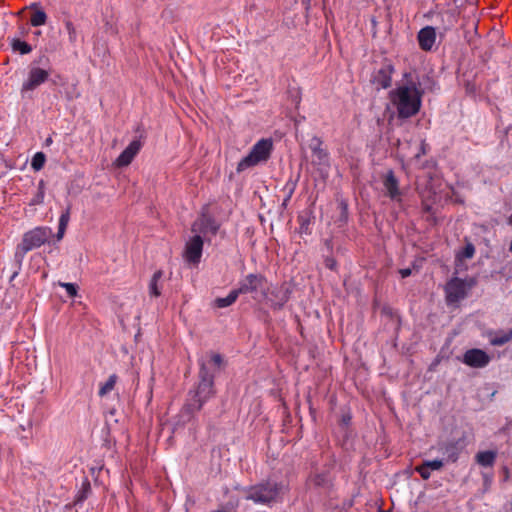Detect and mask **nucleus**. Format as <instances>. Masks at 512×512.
I'll use <instances>...</instances> for the list:
<instances>
[{
    "label": "nucleus",
    "mask_w": 512,
    "mask_h": 512,
    "mask_svg": "<svg viewBox=\"0 0 512 512\" xmlns=\"http://www.w3.org/2000/svg\"><path fill=\"white\" fill-rule=\"evenodd\" d=\"M404 77L406 81L389 93V99L395 107L398 117L402 119L410 118L420 111L424 94L419 82L408 80V74H405Z\"/></svg>",
    "instance_id": "obj_1"
},
{
    "label": "nucleus",
    "mask_w": 512,
    "mask_h": 512,
    "mask_svg": "<svg viewBox=\"0 0 512 512\" xmlns=\"http://www.w3.org/2000/svg\"><path fill=\"white\" fill-rule=\"evenodd\" d=\"M218 226L209 217L202 216L197 219L191 228L194 233L185 244L183 253L184 260L190 265H198L200 263L203 252V236L207 233L216 234Z\"/></svg>",
    "instance_id": "obj_2"
},
{
    "label": "nucleus",
    "mask_w": 512,
    "mask_h": 512,
    "mask_svg": "<svg viewBox=\"0 0 512 512\" xmlns=\"http://www.w3.org/2000/svg\"><path fill=\"white\" fill-rule=\"evenodd\" d=\"M288 490V486L283 481L268 479L264 482L243 488L242 492L247 500L253 501L259 505H271L280 501Z\"/></svg>",
    "instance_id": "obj_3"
},
{
    "label": "nucleus",
    "mask_w": 512,
    "mask_h": 512,
    "mask_svg": "<svg viewBox=\"0 0 512 512\" xmlns=\"http://www.w3.org/2000/svg\"><path fill=\"white\" fill-rule=\"evenodd\" d=\"M273 142L271 139L264 138L254 144L251 151L237 165L236 171L241 173L251 167L265 162L271 155Z\"/></svg>",
    "instance_id": "obj_4"
},
{
    "label": "nucleus",
    "mask_w": 512,
    "mask_h": 512,
    "mask_svg": "<svg viewBox=\"0 0 512 512\" xmlns=\"http://www.w3.org/2000/svg\"><path fill=\"white\" fill-rule=\"evenodd\" d=\"M53 236V230L47 226H38L27 231L22 238L21 243L17 246V254L22 255L27 252L39 248L49 241Z\"/></svg>",
    "instance_id": "obj_5"
},
{
    "label": "nucleus",
    "mask_w": 512,
    "mask_h": 512,
    "mask_svg": "<svg viewBox=\"0 0 512 512\" xmlns=\"http://www.w3.org/2000/svg\"><path fill=\"white\" fill-rule=\"evenodd\" d=\"M213 385V377L205 373L204 368L202 367L201 380L194 396L195 399L193 402L186 404L183 408V411L187 413L199 411L204 403L214 394Z\"/></svg>",
    "instance_id": "obj_6"
},
{
    "label": "nucleus",
    "mask_w": 512,
    "mask_h": 512,
    "mask_svg": "<svg viewBox=\"0 0 512 512\" xmlns=\"http://www.w3.org/2000/svg\"><path fill=\"white\" fill-rule=\"evenodd\" d=\"M269 286L265 277L260 274H249L239 283L237 291L239 294L252 293L253 298L259 302H263V298H267Z\"/></svg>",
    "instance_id": "obj_7"
},
{
    "label": "nucleus",
    "mask_w": 512,
    "mask_h": 512,
    "mask_svg": "<svg viewBox=\"0 0 512 512\" xmlns=\"http://www.w3.org/2000/svg\"><path fill=\"white\" fill-rule=\"evenodd\" d=\"M49 77L50 71L48 69H44L35 64H31L28 67L26 78L24 79L20 88V94L22 98L30 96V93L47 82Z\"/></svg>",
    "instance_id": "obj_8"
},
{
    "label": "nucleus",
    "mask_w": 512,
    "mask_h": 512,
    "mask_svg": "<svg viewBox=\"0 0 512 512\" xmlns=\"http://www.w3.org/2000/svg\"><path fill=\"white\" fill-rule=\"evenodd\" d=\"M470 286L465 280L459 278L451 279L445 287L447 303L455 304L464 299Z\"/></svg>",
    "instance_id": "obj_9"
},
{
    "label": "nucleus",
    "mask_w": 512,
    "mask_h": 512,
    "mask_svg": "<svg viewBox=\"0 0 512 512\" xmlns=\"http://www.w3.org/2000/svg\"><path fill=\"white\" fill-rule=\"evenodd\" d=\"M289 299L287 289L283 287H270L267 291V298H263V303L269 305L273 309H281Z\"/></svg>",
    "instance_id": "obj_10"
},
{
    "label": "nucleus",
    "mask_w": 512,
    "mask_h": 512,
    "mask_svg": "<svg viewBox=\"0 0 512 512\" xmlns=\"http://www.w3.org/2000/svg\"><path fill=\"white\" fill-rule=\"evenodd\" d=\"M463 363L473 368H483L490 362V356L481 349H470L463 355Z\"/></svg>",
    "instance_id": "obj_11"
},
{
    "label": "nucleus",
    "mask_w": 512,
    "mask_h": 512,
    "mask_svg": "<svg viewBox=\"0 0 512 512\" xmlns=\"http://www.w3.org/2000/svg\"><path fill=\"white\" fill-rule=\"evenodd\" d=\"M141 147L142 143L140 140H133L115 160L116 166H128L139 153Z\"/></svg>",
    "instance_id": "obj_12"
},
{
    "label": "nucleus",
    "mask_w": 512,
    "mask_h": 512,
    "mask_svg": "<svg viewBox=\"0 0 512 512\" xmlns=\"http://www.w3.org/2000/svg\"><path fill=\"white\" fill-rule=\"evenodd\" d=\"M383 186L386 191V195L394 201H401V190L399 188V181L395 177L393 171H389L384 179Z\"/></svg>",
    "instance_id": "obj_13"
},
{
    "label": "nucleus",
    "mask_w": 512,
    "mask_h": 512,
    "mask_svg": "<svg viewBox=\"0 0 512 512\" xmlns=\"http://www.w3.org/2000/svg\"><path fill=\"white\" fill-rule=\"evenodd\" d=\"M394 68L391 64H385L374 75L373 83L377 89H386L391 85Z\"/></svg>",
    "instance_id": "obj_14"
},
{
    "label": "nucleus",
    "mask_w": 512,
    "mask_h": 512,
    "mask_svg": "<svg viewBox=\"0 0 512 512\" xmlns=\"http://www.w3.org/2000/svg\"><path fill=\"white\" fill-rule=\"evenodd\" d=\"M419 47L424 51H430L436 41V31L432 26L422 28L417 35Z\"/></svg>",
    "instance_id": "obj_15"
},
{
    "label": "nucleus",
    "mask_w": 512,
    "mask_h": 512,
    "mask_svg": "<svg viewBox=\"0 0 512 512\" xmlns=\"http://www.w3.org/2000/svg\"><path fill=\"white\" fill-rule=\"evenodd\" d=\"M497 453L495 451H480L476 454V462L483 467H492L495 463Z\"/></svg>",
    "instance_id": "obj_16"
},
{
    "label": "nucleus",
    "mask_w": 512,
    "mask_h": 512,
    "mask_svg": "<svg viewBox=\"0 0 512 512\" xmlns=\"http://www.w3.org/2000/svg\"><path fill=\"white\" fill-rule=\"evenodd\" d=\"M163 277V272L161 270L156 271L149 283V294L153 297H158L161 295V289L159 287V282Z\"/></svg>",
    "instance_id": "obj_17"
},
{
    "label": "nucleus",
    "mask_w": 512,
    "mask_h": 512,
    "mask_svg": "<svg viewBox=\"0 0 512 512\" xmlns=\"http://www.w3.org/2000/svg\"><path fill=\"white\" fill-rule=\"evenodd\" d=\"M239 295L240 294L237 291V289H234V290L230 291V293L226 297L217 298L215 300V305L218 308L228 307V306L232 305L237 300Z\"/></svg>",
    "instance_id": "obj_18"
},
{
    "label": "nucleus",
    "mask_w": 512,
    "mask_h": 512,
    "mask_svg": "<svg viewBox=\"0 0 512 512\" xmlns=\"http://www.w3.org/2000/svg\"><path fill=\"white\" fill-rule=\"evenodd\" d=\"M117 379V376L115 374H112L104 383H101L98 392L99 396L104 397L107 394H109L115 388Z\"/></svg>",
    "instance_id": "obj_19"
},
{
    "label": "nucleus",
    "mask_w": 512,
    "mask_h": 512,
    "mask_svg": "<svg viewBox=\"0 0 512 512\" xmlns=\"http://www.w3.org/2000/svg\"><path fill=\"white\" fill-rule=\"evenodd\" d=\"M44 198H45V182L43 180H40L38 183L37 192L32 197V199L29 201V205L30 206L40 205L44 202Z\"/></svg>",
    "instance_id": "obj_20"
},
{
    "label": "nucleus",
    "mask_w": 512,
    "mask_h": 512,
    "mask_svg": "<svg viewBox=\"0 0 512 512\" xmlns=\"http://www.w3.org/2000/svg\"><path fill=\"white\" fill-rule=\"evenodd\" d=\"M47 21V15L42 9H36L30 18V23L34 27L45 25Z\"/></svg>",
    "instance_id": "obj_21"
},
{
    "label": "nucleus",
    "mask_w": 512,
    "mask_h": 512,
    "mask_svg": "<svg viewBox=\"0 0 512 512\" xmlns=\"http://www.w3.org/2000/svg\"><path fill=\"white\" fill-rule=\"evenodd\" d=\"M11 46L14 51H18L22 55L29 54L32 51L31 45L20 39H14Z\"/></svg>",
    "instance_id": "obj_22"
},
{
    "label": "nucleus",
    "mask_w": 512,
    "mask_h": 512,
    "mask_svg": "<svg viewBox=\"0 0 512 512\" xmlns=\"http://www.w3.org/2000/svg\"><path fill=\"white\" fill-rule=\"evenodd\" d=\"M46 162V156L43 152H37L34 154L31 160V167L35 171H40Z\"/></svg>",
    "instance_id": "obj_23"
},
{
    "label": "nucleus",
    "mask_w": 512,
    "mask_h": 512,
    "mask_svg": "<svg viewBox=\"0 0 512 512\" xmlns=\"http://www.w3.org/2000/svg\"><path fill=\"white\" fill-rule=\"evenodd\" d=\"M512 338V332L495 335L490 339V343L494 346H501L509 342Z\"/></svg>",
    "instance_id": "obj_24"
},
{
    "label": "nucleus",
    "mask_w": 512,
    "mask_h": 512,
    "mask_svg": "<svg viewBox=\"0 0 512 512\" xmlns=\"http://www.w3.org/2000/svg\"><path fill=\"white\" fill-rule=\"evenodd\" d=\"M64 26L68 34L69 42L74 44L77 41V31L71 20L64 21Z\"/></svg>",
    "instance_id": "obj_25"
},
{
    "label": "nucleus",
    "mask_w": 512,
    "mask_h": 512,
    "mask_svg": "<svg viewBox=\"0 0 512 512\" xmlns=\"http://www.w3.org/2000/svg\"><path fill=\"white\" fill-rule=\"evenodd\" d=\"M309 482L315 486H323L328 482L326 474H316L309 477Z\"/></svg>",
    "instance_id": "obj_26"
},
{
    "label": "nucleus",
    "mask_w": 512,
    "mask_h": 512,
    "mask_svg": "<svg viewBox=\"0 0 512 512\" xmlns=\"http://www.w3.org/2000/svg\"><path fill=\"white\" fill-rule=\"evenodd\" d=\"M89 490H90L89 482L84 483L82 489L78 492V494L76 496L75 502L76 503L83 502L87 498V494H88Z\"/></svg>",
    "instance_id": "obj_27"
},
{
    "label": "nucleus",
    "mask_w": 512,
    "mask_h": 512,
    "mask_svg": "<svg viewBox=\"0 0 512 512\" xmlns=\"http://www.w3.org/2000/svg\"><path fill=\"white\" fill-rule=\"evenodd\" d=\"M475 253V248L472 244H467L463 250L461 251L460 254H458V257H461V258H472L473 255Z\"/></svg>",
    "instance_id": "obj_28"
},
{
    "label": "nucleus",
    "mask_w": 512,
    "mask_h": 512,
    "mask_svg": "<svg viewBox=\"0 0 512 512\" xmlns=\"http://www.w3.org/2000/svg\"><path fill=\"white\" fill-rule=\"evenodd\" d=\"M415 470H416V471L420 474V476H421L423 479H425V480H427V479H429V478H430V476H431V472H432V471H431V470H430V469L425 465V463H423V464H422V465H420V466H417V467L415 468Z\"/></svg>",
    "instance_id": "obj_29"
},
{
    "label": "nucleus",
    "mask_w": 512,
    "mask_h": 512,
    "mask_svg": "<svg viewBox=\"0 0 512 512\" xmlns=\"http://www.w3.org/2000/svg\"><path fill=\"white\" fill-rule=\"evenodd\" d=\"M61 287L65 288L67 294L70 297H75L77 295V286L73 283H60Z\"/></svg>",
    "instance_id": "obj_30"
},
{
    "label": "nucleus",
    "mask_w": 512,
    "mask_h": 512,
    "mask_svg": "<svg viewBox=\"0 0 512 512\" xmlns=\"http://www.w3.org/2000/svg\"><path fill=\"white\" fill-rule=\"evenodd\" d=\"M424 463L431 471L440 470L444 465V462L438 459L425 461Z\"/></svg>",
    "instance_id": "obj_31"
},
{
    "label": "nucleus",
    "mask_w": 512,
    "mask_h": 512,
    "mask_svg": "<svg viewBox=\"0 0 512 512\" xmlns=\"http://www.w3.org/2000/svg\"><path fill=\"white\" fill-rule=\"evenodd\" d=\"M70 221V208L68 207L59 217V222L68 226Z\"/></svg>",
    "instance_id": "obj_32"
},
{
    "label": "nucleus",
    "mask_w": 512,
    "mask_h": 512,
    "mask_svg": "<svg viewBox=\"0 0 512 512\" xmlns=\"http://www.w3.org/2000/svg\"><path fill=\"white\" fill-rule=\"evenodd\" d=\"M223 359L220 354H212L210 357V363L215 367H220L222 365Z\"/></svg>",
    "instance_id": "obj_33"
},
{
    "label": "nucleus",
    "mask_w": 512,
    "mask_h": 512,
    "mask_svg": "<svg viewBox=\"0 0 512 512\" xmlns=\"http://www.w3.org/2000/svg\"><path fill=\"white\" fill-rule=\"evenodd\" d=\"M484 486L485 488H489L492 483V476L486 473H483Z\"/></svg>",
    "instance_id": "obj_34"
},
{
    "label": "nucleus",
    "mask_w": 512,
    "mask_h": 512,
    "mask_svg": "<svg viewBox=\"0 0 512 512\" xmlns=\"http://www.w3.org/2000/svg\"><path fill=\"white\" fill-rule=\"evenodd\" d=\"M399 273H400V275H401V277H402V278H406V277H408V276H410V275H411V270H410L409 268H407V269H401V270L399 271Z\"/></svg>",
    "instance_id": "obj_35"
},
{
    "label": "nucleus",
    "mask_w": 512,
    "mask_h": 512,
    "mask_svg": "<svg viewBox=\"0 0 512 512\" xmlns=\"http://www.w3.org/2000/svg\"><path fill=\"white\" fill-rule=\"evenodd\" d=\"M316 152L318 153L320 160H325L327 158V154L322 149H318Z\"/></svg>",
    "instance_id": "obj_36"
},
{
    "label": "nucleus",
    "mask_w": 512,
    "mask_h": 512,
    "mask_svg": "<svg viewBox=\"0 0 512 512\" xmlns=\"http://www.w3.org/2000/svg\"><path fill=\"white\" fill-rule=\"evenodd\" d=\"M65 230L58 229L57 240H61L64 237Z\"/></svg>",
    "instance_id": "obj_37"
},
{
    "label": "nucleus",
    "mask_w": 512,
    "mask_h": 512,
    "mask_svg": "<svg viewBox=\"0 0 512 512\" xmlns=\"http://www.w3.org/2000/svg\"><path fill=\"white\" fill-rule=\"evenodd\" d=\"M67 225L62 224L59 222L58 229L65 230L66 231Z\"/></svg>",
    "instance_id": "obj_38"
},
{
    "label": "nucleus",
    "mask_w": 512,
    "mask_h": 512,
    "mask_svg": "<svg viewBox=\"0 0 512 512\" xmlns=\"http://www.w3.org/2000/svg\"><path fill=\"white\" fill-rule=\"evenodd\" d=\"M423 205H424V208H425V210H426L427 212H429V211L431 210V208H430V206H429L428 204L423 203Z\"/></svg>",
    "instance_id": "obj_39"
},
{
    "label": "nucleus",
    "mask_w": 512,
    "mask_h": 512,
    "mask_svg": "<svg viewBox=\"0 0 512 512\" xmlns=\"http://www.w3.org/2000/svg\"><path fill=\"white\" fill-rule=\"evenodd\" d=\"M508 224L512 226V213L511 216L508 218Z\"/></svg>",
    "instance_id": "obj_40"
},
{
    "label": "nucleus",
    "mask_w": 512,
    "mask_h": 512,
    "mask_svg": "<svg viewBox=\"0 0 512 512\" xmlns=\"http://www.w3.org/2000/svg\"><path fill=\"white\" fill-rule=\"evenodd\" d=\"M510 251L512 252V239H511V243H510Z\"/></svg>",
    "instance_id": "obj_41"
}]
</instances>
